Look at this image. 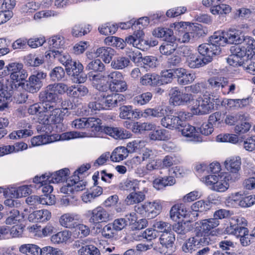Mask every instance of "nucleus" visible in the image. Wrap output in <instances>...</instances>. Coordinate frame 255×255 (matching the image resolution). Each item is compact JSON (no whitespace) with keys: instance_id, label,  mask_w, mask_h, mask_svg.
Here are the masks:
<instances>
[{"instance_id":"nucleus-21","label":"nucleus","mask_w":255,"mask_h":255,"mask_svg":"<svg viewBox=\"0 0 255 255\" xmlns=\"http://www.w3.org/2000/svg\"><path fill=\"white\" fill-rule=\"evenodd\" d=\"M88 78L92 82L93 86L99 91H104L107 89L106 78L102 74H95L90 72L88 74Z\"/></svg>"},{"instance_id":"nucleus-62","label":"nucleus","mask_w":255,"mask_h":255,"mask_svg":"<svg viewBox=\"0 0 255 255\" xmlns=\"http://www.w3.org/2000/svg\"><path fill=\"white\" fill-rule=\"evenodd\" d=\"M143 35V33L142 31H137L136 32V35L134 40V43L133 46L136 47L139 49L144 50L146 47V43L148 42L147 41L143 40L142 37Z\"/></svg>"},{"instance_id":"nucleus-60","label":"nucleus","mask_w":255,"mask_h":255,"mask_svg":"<svg viewBox=\"0 0 255 255\" xmlns=\"http://www.w3.org/2000/svg\"><path fill=\"white\" fill-rule=\"evenodd\" d=\"M230 51L232 54L238 58L244 59L245 60L248 59L247 53L246 52L245 46H244L241 47L239 44L233 46L231 47Z\"/></svg>"},{"instance_id":"nucleus-32","label":"nucleus","mask_w":255,"mask_h":255,"mask_svg":"<svg viewBox=\"0 0 255 255\" xmlns=\"http://www.w3.org/2000/svg\"><path fill=\"white\" fill-rule=\"evenodd\" d=\"M48 55L50 57H53L54 59L59 61L62 64L65 66V67H66L72 60L69 54L62 50L56 49L50 50V53Z\"/></svg>"},{"instance_id":"nucleus-6","label":"nucleus","mask_w":255,"mask_h":255,"mask_svg":"<svg viewBox=\"0 0 255 255\" xmlns=\"http://www.w3.org/2000/svg\"><path fill=\"white\" fill-rule=\"evenodd\" d=\"M187 114L183 111L176 113L175 116H164L161 120V124L169 129H180V128L183 126L184 122L187 119Z\"/></svg>"},{"instance_id":"nucleus-19","label":"nucleus","mask_w":255,"mask_h":255,"mask_svg":"<svg viewBox=\"0 0 255 255\" xmlns=\"http://www.w3.org/2000/svg\"><path fill=\"white\" fill-rule=\"evenodd\" d=\"M119 116L121 119L134 120L141 117V111L138 109L133 110L131 106H123L120 108Z\"/></svg>"},{"instance_id":"nucleus-13","label":"nucleus","mask_w":255,"mask_h":255,"mask_svg":"<svg viewBox=\"0 0 255 255\" xmlns=\"http://www.w3.org/2000/svg\"><path fill=\"white\" fill-rule=\"evenodd\" d=\"M198 50L199 53L202 55L203 58L208 60V63L211 61L213 56L219 55L221 51V48L213 45L211 42L209 43H203L198 46Z\"/></svg>"},{"instance_id":"nucleus-37","label":"nucleus","mask_w":255,"mask_h":255,"mask_svg":"<svg viewBox=\"0 0 255 255\" xmlns=\"http://www.w3.org/2000/svg\"><path fill=\"white\" fill-rule=\"evenodd\" d=\"M162 206L159 201L146 202L147 217L152 219L157 216L161 212Z\"/></svg>"},{"instance_id":"nucleus-35","label":"nucleus","mask_w":255,"mask_h":255,"mask_svg":"<svg viewBox=\"0 0 255 255\" xmlns=\"http://www.w3.org/2000/svg\"><path fill=\"white\" fill-rule=\"evenodd\" d=\"M168 110L167 107L162 108L158 107L155 108H148L145 109L143 112L141 111V117L146 118L149 116L156 118H161L167 114Z\"/></svg>"},{"instance_id":"nucleus-20","label":"nucleus","mask_w":255,"mask_h":255,"mask_svg":"<svg viewBox=\"0 0 255 255\" xmlns=\"http://www.w3.org/2000/svg\"><path fill=\"white\" fill-rule=\"evenodd\" d=\"M103 132L115 139H123L129 138L130 133L121 128L104 127Z\"/></svg>"},{"instance_id":"nucleus-39","label":"nucleus","mask_w":255,"mask_h":255,"mask_svg":"<svg viewBox=\"0 0 255 255\" xmlns=\"http://www.w3.org/2000/svg\"><path fill=\"white\" fill-rule=\"evenodd\" d=\"M89 93L88 88L84 85H78L71 86V90H69V96L75 98L81 99L86 96Z\"/></svg>"},{"instance_id":"nucleus-26","label":"nucleus","mask_w":255,"mask_h":255,"mask_svg":"<svg viewBox=\"0 0 255 255\" xmlns=\"http://www.w3.org/2000/svg\"><path fill=\"white\" fill-rule=\"evenodd\" d=\"M178 129L181 131L183 136L191 138L190 140L192 141L197 142L202 141L201 137L197 134L198 131L195 128L190 125H185V122L183 126Z\"/></svg>"},{"instance_id":"nucleus-28","label":"nucleus","mask_w":255,"mask_h":255,"mask_svg":"<svg viewBox=\"0 0 255 255\" xmlns=\"http://www.w3.org/2000/svg\"><path fill=\"white\" fill-rule=\"evenodd\" d=\"M146 192L145 188L141 191L137 190L131 192L125 199L127 205H133L142 202L145 198V193Z\"/></svg>"},{"instance_id":"nucleus-58","label":"nucleus","mask_w":255,"mask_h":255,"mask_svg":"<svg viewBox=\"0 0 255 255\" xmlns=\"http://www.w3.org/2000/svg\"><path fill=\"white\" fill-rule=\"evenodd\" d=\"M118 26L117 24L107 23L99 27V31L102 34L105 35L114 34L117 30Z\"/></svg>"},{"instance_id":"nucleus-30","label":"nucleus","mask_w":255,"mask_h":255,"mask_svg":"<svg viewBox=\"0 0 255 255\" xmlns=\"http://www.w3.org/2000/svg\"><path fill=\"white\" fill-rule=\"evenodd\" d=\"M226 43L228 44H235L238 45L243 42L244 36L241 35V33L236 29L229 30L225 32Z\"/></svg>"},{"instance_id":"nucleus-41","label":"nucleus","mask_w":255,"mask_h":255,"mask_svg":"<svg viewBox=\"0 0 255 255\" xmlns=\"http://www.w3.org/2000/svg\"><path fill=\"white\" fill-rule=\"evenodd\" d=\"M128 154V149L124 146H119L115 148L112 152L110 159L113 162H120L126 159Z\"/></svg>"},{"instance_id":"nucleus-64","label":"nucleus","mask_w":255,"mask_h":255,"mask_svg":"<svg viewBox=\"0 0 255 255\" xmlns=\"http://www.w3.org/2000/svg\"><path fill=\"white\" fill-rule=\"evenodd\" d=\"M102 236L107 239L113 238L117 235V231L112 223L105 225L101 231Z\"/></svg>"},{"instance_id":"nucleus-47","label":"nucleus","mask_w":255,"mask_h":255,"mask_svg":"<svg viewBox=\"0 0 255 255\" xmlns=\"http://www.w3.org/2000/svg\"><path fill=\"white\" fill-rule=\"evenodd\" d=\"M186 63L187 65L191 68H197L203 66L208 63V60H206L203 58H200L194 54L186 59Z\"/></svg>"},{"instance_id":"nucleus-40","label":"nucleus","mask_w":255,"mask_h":255,"mask_svg":"<svg viewBox=\"0 0 255 255\" xmlns=\"http://www.w3.org/2000/svg\"><path fill=\"white\" fill-rule=\"evenodd\" d=\"M242 43L245 46L248 59H255V40L251 37H245Z\"/></svg>"},{"instance_id":"nucleus-23","label":"nucleus","mask_w":255,"mask_h":255,"mask_svg":"<svg viewBox=\"0 0 255 255\" xmlns=\"http://www.w3.org/2000/svg\"><path fill=\"white\" fill-rule=\"evenodd\" d=\"M196 224L200 225L201 233L199 234L200 237H203L205 236V234H208L212 229L217 227L219 225V221L216 219L210 218L201 220L199 224L198 223H196Z\"/></svg>"},{"instance_id":"nucleus-36","label":"nucleus","mask_w":255,"mask_h":255,"mask_svg":"<svg viewBox=\"0 0 255 255\" xmlns=\"http://www.w3.org/2000/svg\"><path fill=\"white\" fill-rule=\"evenodd\" d=\"M115 53V51L109 47H100L95 52L97 57L102 58L105 63H110Z\"/></svg>"},{"instance_id":"nucleus-7","label":"nucleus","mask_w":255,"mask_h":255,"mask_svg":"<svg viewBox=\"0 0 255 255\" xmlns=\"http://www.w3.org/2000/svg\"><path fill=\"white\" fill-rule=\"evenodd\" d=\"M204 33L201 25L192 24L186 27L185 31L180 34L178 40L182 43L193 42L202 36Z\"/></svg>"},{"instance_id":"nucleus-44","label":"nucleus","mask_w":255,"mask_h":255,"mask_svg":"<svg viewBox=\"0 0 255 255\" xmlns=\"http://www.w3.org/2000/svg\"><path fill=\"white\" fill-rule=\"evenodd\" d=\"M208 82L212 89L218 90L221 89L222 92L227 83V79L224 77H212L208 79Z\"/></svg>"},{"instance_id":"nucleus-38","label":"nucleus","mask_w":255,"mask_h":255,"mask_svg":"<svg viewBox=\"0 0 255 255\" xmlns=\"http://www.w3.org/2000/svg\"><path fill=\"white\" fill-rule=\"evenodd\" d=\"M175 241V235L171 232V230L161 234L159 238L160 244L167 249H172L174 246Z\"/></svg>"},{"instance_id":"nucleus-10","label":"nucleus","mask_w":255,"mask_h":255,"mask_svg":"<svg viewBox=\"0 0 255 255\" xmlns=\"http://www.w3.org/2000/svg\"><path fill=\"white\" fill-rule=\"evenodd\" d=\"M89 222L96 226L100 223H107L110 220L109 212L102 207L98 206L88 211Z\"/></svg>"},{"instance_id":"nucleus-56","label":"nucleus","mask_w":255,"mask_h":255,"mask_svg":"<svg viewBox=\"0 0 255 255\" xmlns=\"http://www.w3.org/2000/svg\"><path fill=\"white\" fill-rule=\"evenodd\" d=\"M152 94L150 92H146L137 95L133 99V103L135 105L142 106L148 103L151 99Z\"/></svg>"},{"instance_id":"nucleus-25","label":"nucleus","mask_w":255,"mask_h":255,"mask_svg":"<svg viewBox=\"0 0 255 255\" xmlns=\"http://www.w3.org/2000/svg\"><path fill=\"white\" fill-rule=\"evenodd\" d=\"M212 207V203L208 200H199L193 203L191 206L193 211V217L196 219L198 216L197 212H204L209 210Z\"/></svg>"},{"instance_id":"nucleus-18","label":"nucleus","mask_w":255,"mask_h":255,"mask_svg":"<svg viewBox=\"0 0 255 255\" xmlns=\"http://www.w3.org/2000/svg\"><path fill=\"white\" fill-rule=\"evenodd\" d=\"M13 94V86L11 82L3 79L0 81V101L10 102Z\"/></svg>"},{"instance_id":"nucleus-15","label":"nucleus","mask_w":255,"mask_h":255,"mask_svg":"<svg viewBox=\"0 0 255 255\" xmlns=\"http://www.w3.org/2000/svg\"><path fill=\"white\" fill-rule=\"evenodd\" d=\"M39 98L43 102V107L44 104H48L54 106L56 105V102L58 99V95L54 92L51 86L49 84L45 88L44 90L39 93Z\"/></svg>"},{"instance_id":"nucleus-59","label":"nucleus","mask_w":255,"mask_h":255,"mask_svg":"<svg viewBox=\"0 0 255 255\" xmlns=\"http://www.w3.org/2000/svg\"><path fill=\"white\" fill-rule=\"evenodd\" d=\"M86 128H94V130L97 131H103L104 127L101 126V120L99 118L91 117L86 118Z\"/></svg>"},{"instance_id":"nucleus-63","label":"nucleus","mask_w":255,"mask_h":255,"mask_svg":"<svg viewBox=\"0 0 255 255\" xmlns=\"http://www.w3.org/2000/svg\"><path fill=\"white\" fill-rule=\"evenodd\" d=\"M48 44L50 50L58 49L64 45V38L60 35L53 36L49 39Z\"/></svg>"},{"instance_id":"nucleus-2","label":"nucleus","mask_w":255,"mask_h":255,"mask_svg":"<svg viewBox=\"0 0 255 255\" xmlns=\"http://www.w3.org/2000/svg\"><path fill=\"white\" fill-rule=\"evenodd\" d=\"M79 136V133L76 131H70L63 133L60 135L55 134L47 136L46 135H38L32 137L31 143L32 146H39L51 143L57 140H66L77 138Z\"/></svg>"},{"instance_id":"nucleus-61","label":"nucleus","mask_w":255,"mask_h":255,"mask_svg":"<svg viewBox=\"0 0 255 255\" xmlns=\"http://www.w3.org/2000/svg\"><path fill=\"white\" fill-rule=\"evenodd\" d=\"M237 222L238 223V227L236 229L235 236L241 238L249 234L248 229L246 227L247 223L245 219L243 218L238 219Z\"/></svg>"},{"instance_id":"nucleus-16","label":"nucleus","mask_w":255,"mask_h":255,"mask_svg":"<svg viewBox=\"0 0 255 255\" xmlns=\"http://www.w3.org/2000/svg\"><path fill=\"white\" fill-rule=\"evenodd\" d=\"M74 245L79 248L78 255H100L99 249L93 245H87L86 242L83 240H80L75 242Z\"/></svg>"},{"instance_id":"nucleus-17","label":"nucleus","mask_w":255,"mask_h":255,"mask_svg":"<svg viewBox=\"0 0 255 255\" xmlns=\"http://www.w3.org/2000/svg\"><path fill=\"white\" fill-rule=\"evenodd\" d=\"M174 78H177L180 85H185L192 83L195 79L194 74L188 72L186 69L182 68L174 69Z\"/></svg>"},{"instance_id":"nucleus-46","label":"nucleus","mask_w":255,"mask_h":255,"mask_svg":"<svg viewBox=\"0 0 255 255\" xmlns=\"http://www.w3.org/2000/svg\"><path fill=\"white\" fill-rule=\"evenodd\" d=\"M30 186L23 185L17 188H12L9 191L12 198H21L27 196L31 193Z\"/></svg>"},{"instance_id":"nucleus-48","label":"nucleus","mask_w":255,"mask_h":255,"mask_svg":"<svg viewBox=\"0 0 255 255\" xmlns=\"http://www.w3.org/2000/svg\"><path fill=\"white\" fill-rule=\"evenodd\" d=\"M232 183L230 180L225 178V173L221 176L215 185L212 186V189L214 191L223 192L226 191L229 187V183Z\"/></svg>"},{"instance_id":"nucleus-33","label":"nucleus","mask_w":255,"mask_h":255,"mask_svg":"<svg viewBox=\"0 0 255 255\" xmlns=\"http://www.w3.org/2000/svg\"><path fill=\"white\" fill-rule=\"evenodd\" d=\"M176 182L173 176H168L163 177H158L155 179L153 182V187L157 190H161L165 187L172 186Z\"/></svg>"},{"instance_id":"nucleus-31","label":"nucleus","mask_w":255,"mask_h":255,"mask_svg":"<svg viewBox=\"0 0 255 255\" xmlns=\"http://www.w3.org/2000/svg\"><path fill=\"white\" fill-rule=\"evenodd\" d=\"M172 39L169 38L164 40V42L160 46L159 50L162 54L170 55L173 53L177 48V43L174 36L171 37Z\"/></svg>"},{"instance_id":"nucleus-29","label":"nucleus","mask_w":255,"mask_h":255,"mask_svg":"<svg viewBox=\"0 0 255 255\" xmlns=\"http://www.w3.org/2000/svg\"><path fill=\"white\" fill-rule=\"evenodd\" d=\"M145 182L144 180L138 181L136 179L132 180L127 179L124 182L120 184V188L121 190L131 192L141 190V186Z\"/></svg>"},{"instance_id":"nucleus-55","label":"nucleus","mask_w":255,"mask_h":255,"mask_svg":"<svg viewBox=\"0 0 255 255\" xmlns=\"http://www.w3.org/2000/svg\"><path fill=\"white\" fill-rule=\"evenodd\" d=\"M23 218V216L19 214V212L16 209H13L9 211L8 217L5 220L7 225L16 224L19 222Z\"/></svg>"},{"instance_id":"nucleus-49","label":"nucleus","mask_w":255,"mask_h":255,"mask_svg":"<svg viewBox=\"0 0 255 255\" xmlns=\"http://www.w3.org/2000/svg\"><path fill=\"white\" fill-rule=\"evenodd\" d=\"M130 63L128 58L119 56L114 58L111 62V66L115 69H123L128 67Z\"/></svg>"},{"instance_id":"nucleus-11","label":"nucleus","mask_w":255,"mask_h":255,"mask_svg":"<svg viewBox=\"0 0 255 255\" xmlns=\"http://www.w3.org/2000/svg\"><path fill=\"white\" fill-rule=\"evenodd\" d=\"M170 100L174 105L187 104L192 100L193 96L191 94L183 93L179 88H172L169 92Z\"/></svg>"},{"instance_id":"nucleus-51","label":"nucleus","mask_w":255,"mask_h":255,"mask_svg":"<svg viewBox=\"0 0 255 255\" xmlns=\"http://www.w3.org/2000/svg\"><path fill=\"white\" fill-rule=\"evenodd\" d=\"M19 250L26 255H39L40 248L34 244H24L20 246Z\"/></svg>"},{"instance_id":"nucleus-42","label":"nucleus","mask_w":255,"mask_h":255,"mask_svg":"<svg viewBox=\"0 0 255 255\" xmlns=\"http://www.w3.org/2000/svg\"><path fill=\"white\" fill-rule=\"evenodd\" d=\"M65 68L67 73L69 75L75 76L79 75V73L83 72V66L80 62L71 60Z\"/></svg>"},{"instance_id":"nucleus-53","label":"nucleus","mask_w":255,"mask_h":255,"mask_svg":"<svg viewBox=\"0 0 255 255\" xmlns=\"http://www.w3.org/2000/svg\"><path fill=\"white\" fill-rule=\"evenodd\" d=\"M214 2L215 0H212L211 3V11L213 14H227L230 12L231 7L229 5L221 3L216 5Z\"/></svg>"},{"instance_id":"nucleus-50","label":"nucleus","mask_w":255,"mask_h":255,"mask_svg":"<svg viewBox=\"0 0 255 255\" xmlns=\"http://www.w3.org/2000/svg\"><path fill=\"white\" fill-rule=\"evenodd\" d=\"M210 42L215 46L221 48V46L225 45L226 43V38L225 32L216 31L210 38Z\"/></svg>"},{"instance_id":"nucleus-45","label":"nucleus","mask_w":255,"mask_h":255,"mask_svg":"<svg viewBox=\"0 0 255 255\" xmlns=\"http://www.w3.org/2000/svg\"><path fill=\"white\" fill-rule=\"evenodd\" d=\"M140 83L146 86H157L160 84L159 77L154 74H146L140 78Z\"/></svg>"},{"instance_id":"nucleus-8","label":"nucleus","mask_w":255,"mask_h":255,"mask_svg":"<svg viewBox=\"0 0 255 255\" xmlns=\"http://www.w3.org/2000/svg\"><path fill=\"white\" fill-rule=\"evenodd\" d=\"M44 112L49 114L50 121L52 124H57L61 123L66 116L69 115L68 109L67 108H59L55 105L48 104L43 105Z\"/></svg>"},{"instance_id":"nucleus-22","label":"nucleus","mask_w":255,"mask_h":255,"mask_svg":"<svg viewBox=\"0 0 255 255\" xmlns=\"http://www.w3.org/2000/svg\"><path fill=\"white\" fill-rule=\"evenodd\" d=\"M79 216L74 213H67L63 214L59 218L60 225L67 228H74L77 226Z\"/></svg>"},{"instance_id":"nucleus-34","label":"nucleus","mask_w":255,"mask_h":255,"mask_svg":"<svg viewBox=\"0 0 255 255\" xmlns=\"http://www.w3.org/2000/svg\"><path fill=\"white\" fill-rule=\"evenodd\" d=\"M69 173V170L68 168L62 169L53 173H48V182L55 183L64 181L67 179Z\"/></svg>"},{"instance_id":"nucleus-52","label":"nucleus","mask_w":255,"mask_h":255,"mask_svg":"<svg viewBox=\"0 0 255 255\" xmlns=\"http://www.w3.org/2000/svg\"><path fill=\"white\" fill-rule=\"evenodd\" d=\"M26 64L33 67H37L44 62V57L43 55L29 54L25 58Z\"/></svg>"},{"instance_id":"nucleus-57","label":"nucleus","mask_w":255,"mask_h":255,"mask_svg":"<svg viewBox=\"0 0 255 255\" xmlns=\"http://www.w3.org/2000/svg\"><path fill=\"white\" fill-rule=\"evenodd\" d=\"M105 42L107 44L115 46L118 48L123 49L126 45V42L121 38L116 36L108 37L105 39Z\"/></svg>"},{"instance_id":"nucleus-24","label":"nucleus","mask_w":255,"mask_h":255,"mask_svg":"<svg viewBox=\"0 0 255 255\" xmlns=\"http://www.w3.org/2000/svg\"><path fill=\"white\" fill-rule=\"evenodd\" d=\"M51 213L47 210H37L30 213L28 219L31 222H44L51 218Z\"/></svg>"},{"instance_id":"nucleus-14","label":"nucleus","mask_w":255,"mask_h":255,"mask_svg":"<svg viewBox=\"0 0 255 255\" xmlns=\"http://www.w3.org/2000/svg\"><path fill=\"white\" fill-rule=\"evenodd\" d=\"M101 101L103 104L104 109L113 108L121 104L124 100L125 97L123 95L113 94L106 96L104 93H100Z\"/></svg>"},{"instance_id":"nucleus-3","label":"nucleus","mask_w":255,"mask_h":255,"mask_svg":"<svg viewBox=\"0 0 255 255\" xmlns=\"http://www.w3.org/2000/svg\"><path fill=\"white\" fill-rule=\"evenodd\" d=\"M10 75V79L13 82H19L18 85L22 84L21 81L25 80L27 77V73L23 69V65L19 63H10L6 65L2 72V75Z\"/></svg>"},{"instance_id":"nucleus-43","label":"nucleus","mask_w":255,"mask_h":255,"mask_svg":"<svg viewBox=\"0 0 255 255\" xmlns=\"http://www.w3.org/2000/svg\"><path fill=\"white\" fill-rule=\"evenodd\" d=\"M149 136L151 140H166L170 137L169 131L165 129H157L152 130Z\"/></svg>"},{"instance_id":"nucleus-9","label":"nucleus","mask_w":255,"mask_h":255,"mask_svg":"<svg viewBox=\"0 0 255 255\" xmlns=\"http://www.w3.org/2000/svg\"><path fill=\"white\" fill-rule=\"evenodd\" d=\"M108 80L110 82L109 88L112 92H123L128 89V85L124 80L122 73L113 71L107 75Z\"/></svg>"},{"instance_id":"nucleus-54","label":"nucleus","mask_w":255,"mask_h":255,"mask_svg":"<svg viewBox=\"0 0 255 255\" xmlns=\"http://www.w3.org/2000/svg\"><path fill=\"white\" fill-rule=\"evenodd\" d=\"M152 34L156 37L163 38L164 40L172 39L171 37L174 36L173 31L168 28L158 27L153 30Z\"/></svg>"},{"instance_id":"nucleus-27","label":"nucleus","mask_w":255,"mask_h":255,"mask_svg":"<svg viewBox=\"0 0 255 255\" xmlns=\"http://www.w3.org/2000/svg\"><path fill=\"white\" fill-rule=\"evenodd\" d=\"M135 214L132 213H130L129 215H127L125 218H120L115 219L112 224L117 232L125 228L130 220L132 222L135 221Z\"/></svg>"},{"instance_id":"nucleus-5","label":"nucleus","mask_w":255,"mask_h":255,"mask_svg":"<svg viewBox=\"0 0 255 255\" xmlns=\"http://www.w3.org/2000/svg\"><path fill=\"white\" fill-rule=\"evenodd\" d=\"M46 76L47 74L43 71H34L25 84L22 83L23 88L31 93L37 92L43 86V80Z\"/></svg>"},{"instance_id":"nucleus-4","label":"nucleus","mask_w":255,"mask_h":255,"mask_svg":"<svg viewBox=\"0 0 255 255\" xmlns=\"http://www.w3.org/2000/svg\"><path fill=\"white\" fill-rule=\"evenodd\" d=\"M241 159L239 156L232 157L225 161V166L229 171L225 173V178L231 182H235L241 178L239 171L241 169Z\"/></svg>"},{"instance_id":"nucleus-1","label":"nucleus","mask_w":255,"mask_h":255,"mask_svg":"<svg viewBox=\"0 0 255 255\" xmlns=\"http://www.w3.org/2000/svg\"><path fill=\"white\" fill-rule=\"evenodd\" d=\"M191 110L197 115H204L211 113L214 108V100L209 93H205L190 101Z\"/></svg>"},{"instance_id":"nucleus-12","label":"nucleus","mask_w":255,"mask_h":255,"mask_svg":"<svg viewBox=\"0 0 255 255\" xmlns=\"http://www.w3.org/2000/svg\"><path fill=\"white\" fill-rule=\"evenodd\" d=\"M208 243L205 237H200L199 234L195 237L189 238L182 246V250L185 253H192V251L199 248L201 246Z\"/></svg>"}]
</instances>
